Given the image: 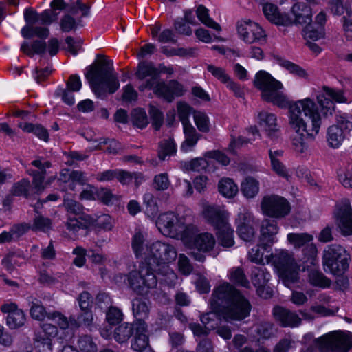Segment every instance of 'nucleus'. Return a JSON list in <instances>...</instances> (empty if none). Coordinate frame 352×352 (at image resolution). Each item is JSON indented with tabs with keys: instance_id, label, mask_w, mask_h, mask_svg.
<instances>
[{
	"instance_id": "a211bd4d",
	"label": "nucleus",
	"mask_w": 352,
	"mask_h": 352,
	"mask_svg": "<svg viewBox=\"0 0 352 352\" xmlns=\"http://www.w3.org/2000/svg\"><path fill=\"white\" fill-rule=\"evenodd\" d=\"M339 125H332L328 129L327 141L332 148H338L345 138V133L352 128V122L344 118L338 120Z\"/></svg>"
},
{
	"instance_id": "72a5a7b5",
	"label": "nucleus",
	"mask_w": 352,
	"mask_h": 352,
	"mask_svg": "<svg viewBox=\"0 0 352 352\" xmlns=\"http://www.w3.org/2000/svg\"><path fill=\"white\" fill-rule=\"evenodd\" d=\"M21 34L25 38H30L33 36H37L45 39L48 37L50 30L46 27L36 25H25L21 30Z\"/></svg>"
},
{
	"instance_id": "6ab92c4d",
	"label": "nucleus",
	"mask_w": 352,
	"mask_h": 352,
	"mask_svg": "<svg viewBox=\"0 0 352 352\" xmlns=\"http://www.w3.org/2000/svg\"><path fill=\"white\" fill-rule=\"evenodd\" d=\"M1 311L8 314L6 324L10 329H18L25 324V315L22 309L18 308L16 304L14 302L3 304L1 307Z\"/></svg>"
},
{
	"instance_id": "cd10ccee",
	"label": "nucleus",
	"mask_w": 352,
	"mask_h": 352,
	"mask_svg": "<svg viewBox=\"0 0 352 352\" xmlns=\"http://www.w3.org/2000/svg\"><path fill=\"white\" fill-rule=\"evenodd\" d=\"M292 12L296 23L305 25L311 22V8L304 3H295L292 8Z\"/></svg>"
},
{
	"instance_id": "39448f33",
	"label": "nucleus",
	"mask_w": 352,
	"mask_h": 352,
	"mask_svg": "<svg viewBox=\"0 0 352 352\" xmlns=\"http://www.w3.org/2000/svg\"><path fill=\"white\" fill-rule=\"evenodd\" d=\"M145 261L146 265L151 267V270L157 274H165L169 271L168 263L177 258L175 248L169 243L155 241L147 245Z\"/></svg>"
},
{
	"instance_id": "393cba45",
	"label": "nucleus",
	"mask_w": 352,
	"mask_h": 352,
	"mask_svg": "<svg viewBox=\"0 0 352 352\" xmlns=\"http://www.w3.org/2000/svg\"><path fill=\"white\" fill-rule=\"evenodd\" d=\"M258 123L263 127L268 137L276 139L279 136L280 131L276 123V116L274 113L261 111L258 115Z\"/></svg>"
},
{
	"instance_id": "f257e3e1",
	"label": "nucleus",
	"mask_w": 352,
	"mask_h": 352,
	"mask_svg": "<svg viewBox=\"0 0 352 352\" xmlns=\"http://www.w3.org/2000/svg\"><path fill=\"white\" fill-rule=\"evenodd\" d=\"M210 303L219 318L230 324L244 321L252 308L249 300L227 282L214 288Z\"/></svg>"
},
{
	"instance_id": "7ed1b4c3",
	"label": "nucleus",
	"mask_w": 352,
	"mask_h": 352,
	"mask_svg": "<svg viewBox=\"0 0 352 352\" xmlns=\"http://www.w3.org/2000/svg\"><path fill=\"white\" fill-rule=\"evenodd\" d=\"M87 70L85 77L98 98L104 99L108 94H113L119 89L118 76L111 60L104 59L89 66Z\"/></svg>"
},
{
	"instance_id": "9b49d317",
	"label": "nucleus",
	"mask_w": 352,
	"mask_h": 352,
	"mask_svg": "<svg viewBox=\"0 0 352 352\" xmlns=\"http://www.w3.org/2000/svg\"><path fill=\"white\" fill-rule=\"evenodd\" d=\"M334 217L341 233L344 236L352 235V208L349 199L337 203Z\"/></svg>"
},
{
	"instance_id": "774afa93",
	"label": "nucleus",
	"mask_w": 352,
	"mask_h": 352,
	"mask_svg": "<svg viewBox=\"0 0 352 352\" xmlns=\"http://www.w3.org/2000/svg\"><path fill=\"white\" fill-rule=\"evenodd\" d=\"M95 228L96 229L104 230L105 231L111 230L113 228L111 217L105 214L97 216Z\"/></svg>"
},
{
	"instance_id": "09e8293b",
	"label": "nucleus",
	"mask_w": 352,
	"mask_h": 352,
	"mask_svg": "<svg viewBox=\"0 0 352 352\" xmlns=\"http://www.w3.org/2000/svg\"><path fill=\"white\" fill-rule=\"evenodd\" d=\"M52 221L48 217H45L40 214L35 216L32 225V230L34 232H46L52 229Z\"/></svg>"
},
{
	"instance_id": "f3484780",
	"label": "nucleus",
	"mask_w": 352,
	"mask_h": 352,
	"mask_svg": "<svg viewBox=\"0 0 352 352\" xmlns=\"http://www.w3.org/2000/svg\"><path fill=\"white\" fill-rule=\"evenodd\" d=\"M237 223V232L240 238L245 241H252L255 237V226L257 224L253 214L248 212L239 214Z\"/></svg>"
},
{
	"instance_id": "5701e85b",
	"label": "nucleus",
	"mask_w": 352,
	"mask_h": 352,
	"mask_svg": "<svg viewBox=\"0 0 352 352\" xmlns=\"http://www.w3.org/2000/svg\"><path fill=\"white\" fill-rule=\"evenodd\" d=\"M203 215L215 230L228 223L225 212L218 206H206L203 210Z\"/></svg>"
},
{
	"instance_id": "4d7b16f0",
	"label": "nucleus",
	"mask_w": 352,
	"mask_h": 352,
	"mask_svg": "<svg viewBox=\"0 0 352 352\" xmlns=\"http://www.w3.org/2000/svg\"><path fill=\"white\" fill-rule=\"evenodd\" d=\"M96 198L105 205L113 204L116 197L108 188H100L96 191Z\"/></svg>"
},
{
	"instance_id": "6e6552de",
	"label": "nucleus",
	"mask_w": 352,
	"mask_h": 352,
	"mask_svg": "<svg viewBox=\"0 0 352 352\" xmlns=\"http://www.w3.org/2000/svg\"><path fill=\"white\" fill-rule=\"evenodd\" d=\"M351 333L333 331L316 340L322 351L347 352L352 347Z\"/></svg>"
},
{
	"instance_id": "e433bc0d",
	"label": "nucleus",
	"mask_w": 352,
	"mask_h": 352,
	"mask_svg": "<svg viewBox=\"0 0 352 352\" xmlns=\"http://www.w3.org/2000/svg\"><path fill=\"white\" fill-rule=\"evenodd\" d=\"M314 240V236L308 233H289L287 234V241L295 248L305 247Z\"/></svg>"
},
{
	"instance_id": "6e6d98bb",
	"label": "nucleus",
	"mask_w": 352,
	"mask_h": 352,
	"mask_svg": "<svg viewBox=\"0 0 352 352\" xmlns=\"http://www.w3.org/2000/svg\"><path fill=\"white\" fill-rule=\"evenodd\" d=\"M148 113L152 120V126L157 131L164 122L163 113L153 105L149 106Z\"/></svg>"
},
{
	"instance_id": "f8f14e48",
	"label": "nucleus",
	"mask_w": 352,
	"mask_h": 352,
	"mask_svg": "<svg viewBox=\"0 0 352 352\" xmlns=\"http://www.w3.org/2000/svg\"><path fill=\"white\" fill-rule=\"evenodd\" d=\"M238 33L241 38L248 43H253L265 40V34L262 28L250 19H243L238 22Z\"/></svg>"
},
{
	"instance_id": "8fccbe9b",
	"label": "nucleus",
	"mask_w": 352,
	"mask_h": 352,
	"mask_svg": "<svg viewBox=\"0 0 352 352\" xmlns=\"http://www.w3.org/2000/svg\"><path fill=\"white\" fill-rule=\"evenodd\" d=\"M278 63L283 67L285 68L291 74L296 75V76L302 78H307L308 74L302 67L300 65H296L288 60L282 58L278 59Z\"/></svg>"
},
{
	"instance_id": "680f3d73",
	"label": "nucleus",
	"mask_w": 352,
	"mask_h": 352,
	"mask_svg": "<svg viewBox=\"0 0 352 352\" xmlns=\"http://www.w3.org/2000/svg\"><path fill=\"white\" fill-rule=\"evenodd\" d=\"M43 332L48 336L42 338V343L46 344L50 350H52V340L49 337H55L58 334L57 327L52 324L45 323L42 326Z\"/></svg>"
},
{
	"instance_id": "3c124183",
	"label": "nucleus",
	"mask_w": 352,
	"mask_h": 352,
	"mask_svg": "<svg viewBox=\"0 0 352 352\" xmlns=\"http://www.w3.org/2000/svg\"><path fill=\"white\" fill-rule=\"evenodd\" d=\"M144 204L146 205L145 212L148 216L154 217L158 212L156 198L152 193L148 192L144 195Z\"/></svg>"
},
{
	"instance_id": "13d9d810",
	"label": "nucleus",
	"mask_w": 352,
	"mask_h": 352,
	"mask_svg": "<svg viewBox=\"0 0 352 352\" xmlns=\"http://www.w3.org/2000/svg\"><path fill=\"white\" fill-rule=\"evenodd\" d=\"M48 314L49 313L46 311L45 308L41 302L38 300L32 302L30 308V315L32 318L38 320H43L45 317L47 318Z\"/></svg>"
},
{
	"instance_id": "4c0bfd02",
	"label": "nucleus",
	"mask_w": 352,
	"mask_h": 352,
	"mask_svg": "<svg viewBox=\"0 0 352 352\" xmlns=\"http://www.w3.org/2000/svg\"><path fill=\"white\" fill-rule=\"evenodd\" d=\"M196 14L199 20L207 27L219 32L221 30L220 25L209 16V10L204 6H197Z\"/></svg>"
},
{
	"instance_id": "f03ea898",
	"label": "nucleus",
	"mask_w": 352,
	"mask_h": 352,
	"mask_svg": "<svg viewBox=\"0 0 352 352\" xmlns=\"http://www.w3.org/2000/svg\"><path fill=\"white\" fill-rule=\"evenodd\" d=\"M289 124L296 133L314 138L319 132L321 118L316 103L307 98L290 103Z\"/></svg>"
},
{
	"instance_id": "603ef678",
	"label": "nucleus",
	"mask_w": 352,
	"mask_h": 352,
	"mask_svg": "<svg viewBox=\"0 0 352 352\" xmlns=\"http://www.w3.org/2000/svg\"><path fill=\"white\" fill-rule=\"evenodd\" d=\"M63 206L67 212V216L79 217L83 212L82 204L73 199H64Z\"/></svg>"
},
{
	"instance_id": "c85d7f7f",
	"label": "nucleus",
	"mask_w": 352,
	"mask_h": 352,
	"mask_svg": "<svg viewBox=\"0 0 352 352\" xmlns=\"http://www.w3.org/2000/svg\"><path fill=\"white\" fill-rule=\"evenodd\" d=\"M135 331L136 322L133 323L124 322L115 329L113 337L118 343H124L129 340Z\"/></svg>"
},
{
	"instance_id": "c9c22d12",
	"label": "nucleus",
	"mask_w": 352,
	"mask_h": 352,
	"mask_svg": "<svg viewBox=\"0 0 352 352\" xmlns=\"http://www.w3.org/2000/svg\"><path fill=\"white\" fill-rule=\"evenodd\" d=\"M340 183L346 188L352 189V162H347L337 172Z\"/></svg>"
},
{
	"instance_id": "f704fd0d",
	"label": "nucleus",
	"mask_w": 352,
	"mask_h": 352,
	"mask_svg": "<svg viewBox=\"0 0 352 352\" xmlns=\"http://www.w3.org/2000/svg\"><path fill=\"white\" fill-rule=\"evenodd\" d=\"M94 320L93 314L91 309L81 310L77 317L70 316V326L78 328L80 326H90Z\"/></svg>"
},
{
	"instance_id": "a18cd8bd",
	"label": "nucleus",
	"mask_w": 352,
	"mask_h": 352,
	"mask_svg": "<svg viewBox=\"0 0 352 352\" xmlns=\"http://www.w3.org/2000/svg\"><path fill=\"white\" fill-rule=\"evenodd\" d=\"M176 151V145L173 140H163L159 143L158 157L161 160H165L166 157L175 155Z\"/></svg>"
},
{
	"instance_id": "9d476101",
	"label": "nucleus",
	"mask_w": 352,
	"mask_h": 352,
	"mask_svg": "<svg viewBox=\"0 0 352 352\" xmlns=\"http://www.w3.org/2000/svg\"><path fill=\"white\" fill-rule=\"evenodd\" d=\"M261 207L265 215L275 219L284 218L291 210L289 201L276 195L265 196L261 201Z\"/></svg>"
},
{
	"instance_id": "bf43d9fd",
	"label": "nucleus",
	"mask_w": 352,
	"mask_h": 352,
	"mask_svg": "<svg viewBox=\"0 0 352 352\" xmlns=\"http://www.w3.org/2000/svg\"><path fill=\"white\" fill-rule=\"evenodd\" d=\"M65 226L69 234L76 236L79 230H82V224L79 217H73L68 215Z\"/></svg>"
},
{
	"instance_id": "4be33fe9",
	"label": "nucleus",
	"mask_w": 352,
	"mask_h": 352,
	"mask_svg": "<svg viewBox=\"0 0 352 352\" xmlns=\"http://www.w3.org/2000/svg\"><path fill=\"white\" fill-rule=\"evenodd\" d=\"M261 5L264 16L270 22L282 25H289L292 23L287 15L280 12L276 5L271 3H263Z\"/></svg>"
},
{
	"instance_id": "0e129e2a",
	"label": "nucleus",
	"mask_w": 352,
	"mask_h": 352,
	"mask_svg": "<svg viewBox=\"0 0 352 352\" xmlns=\"http://www.w3.org/2000/svg\"><path fill=\"white\" fill-rule=\"evenodd\" d=\"M194 120L198 129L200 131L204 133L209 131V118L204 113L195 112Z\"/></svg>"
},
{
	"instance_id": "052dcab7",
	"label": "nucleus",
	"mask_w": 352,
	"mask_h": 352,
	"mask_svg": "<svg viewBox=\"0 0 352 352\" xmlns=\"http://www.w3.org/2000/svg\"><path fill=\"white\" fill-rule=\"evenodd\" d=\"M192 110V109L186 103L179 102L177 104L178 116L183 124V126L191 124L189 122L188 118Z\"/></svg>"
},
{
	"instance_id": "1a4fd4ad",
	"label": "nucleus",
	"mask_w": 352,
	"mask_h": 352,
	"mask_svg": "<svg viewBox=\"0 0 352 352\" xmlns=\"http://www.w3.org/2000/svg\"><path fill=\"white\" fill-rule=\"evenodd\" d=\"M156 226L162 234L173 238L182 232L184 237L188 236L189 232L195 229L193 226H188L183 230L177 216L173 212L161 214L156 221Z\"/></svg>"
},
{
	"instance_id": "e2e57ef3",
	"label": "nucleus",
	"mask_w": 352,
	"mask_h": 352,
	"mask_svg": "<svg viewBox=\"0 0 352 352\" xmlns=\"http://www.w3.org/2000/svg\"><path fill=\"white\" fill-rule=\"evenodd\" d=\"M168 342L173 348L181 346L185 342V336L182 332L170 329L168 331Z\"/></svg>"
},
{
	"instance_id": "473e14b6",
	"label": "nucleus",
	"mask_w": 352,
	"mask_h": 352,
	"mask_svg": "<svg viewBox=\"0 0 352 352\" xmlns=\"http://www.w3.org/2000/svg\"><path fill=\"white\" fill-rule=\"evenodd\" d=\"M241 191L246 198H253L259 192V183L253 177H246L241 183Z\"/></svg>"
},
{
	"instance_id": "dca6fc26",
	"label": "nucleus",
	"mask_w": 352,
	"mask_h": 352,
	"mask_svg": "<svg viewBox=\"0 0 352 352\" xmlns=\"http://www.w3.org/2000/svg\"><path fill=\"white\" fill-rule=\"evenodd\" d=\"M135 76L140 80L146 79L138 87L140 91H144L146 89H151L154 86L160 78V71L152 63H141L138 66Z\"/></svg>"
},
{
	"instance_id": "69168bd1",
	"label": "nucleus",
	"mask_w": 352,
	"mask_h": 352,
	"mask_svg": "<svg viewBox=\"0 0 352 352\" xmlns=\"http://www.w3.org/2000/svg\"><path fill=\"white\" fill-rule=\"evenodd\" d=\"M144 236L140 231H136L132 239V248L136 255L139 256L144 250Z\"/></svg>"
},
{
	"instance_id": "864d4df0",
	"label": "nucleus",
	"mask_w": 352,
	"mask_h": 352,
	"mask_svg": "<svg viewBox=\"0 0 352 352\" xmlns=\"http://www.w3.org/2000/svg\"><path fill=\"white\" fill-rule=\"evenodd\" d=\"M132 122L138 128L143 129L148 124L146 112L142 109H135L131 113Z\"/></svg>"
},
{
	"instance_id": "0eeeda50",
	"label": "nucleus",
	"mask_w": 352,
	"mask_h": 352,
	"mask_svg": "<svg viewBox=\"0 0 352 352\" xmlns=\"http://www.w3.org/2000/svg\"><path fill=\"white\" fill-rule=\"evenodd\" d=\"M151 267L143 262L140 264L138 271L134 270L129 273V285L135 293L142 294L146 292V289L157 286V280L155 274L156 272Z\"/></svg>"
},
{
	"instance_id": "5fc2aeb1",
	"label": "nucleus",
	"mask_w": 352,
	"mask_h": 352,
	"mask_svg": "<svg viewBox=\"0 0 352 352\" xmlns=\"http://www.w3.org/2000/svg\"><path fill=\"white\" fill-rule=\"evenodd\" d=\"M78 345L79 349L84 352L97 351V345L90 336L84 335L80 336L78 340Z\"/></svg>"
},
{
	"instance_id": "423d86ee",
	"label": "nucleus",
	"mask_w": 352,
	"mask_h": 352,
	"mask_svg": "<svg viewBox=\"0 0 352 352\" xmlns=\"http://www.w3.org/2000/svg\"><path fill=\"white\" fill-rule=\"evenodd\" d=\"M322 263L331 273L339 276L349 268V256L340 245L331 244L323 251Z\"/></svg>"
},
{
	"instance_id": "412c9836",
	"label": "nucleus",
	"mask_w": 352,
	"mask_h": 352,
	"mask_svg": "<svg viewBox=\"0 0 352 352\" xmlns=\"http://www.w3.org/2000/svg\"><path fill=\"white\" fill-rule=\"evenodd\" d=\"M278 232V227L275 220L265 219L261 226V245L264 248L270 246L275 242V236Z\"/></svg>"
},
{
	"instance_id": "4468645a",
	"label": "nucleus",
	"mask_w": 352,
	"mask_h": 352,
	"mask_svg": "<svg viewBox=\"0 0 352 352\" xmlns=\"http://www.w3.org/2000/svg\"><path fill=\"white\" fill-rule=\"evenodd\" d=\"M317 100L322 109L325 111V114H332L335 109L334 102H346L347 100L342 91L323 86L322 91L317 96Z\"/></svg>"
},
{
	"instance_id": "79ce46f5",
	"label": "nucleus",
	"mask_w": 352,
	"mask_h": 352,
	"mask_svg": "<svg viewBox=\"0 0 352 352\" xmlns=\"http://www.w3.org/2000/svg\"><path fill=\"white\" fill-rule=\"evenodd\" d=\"M219 192L224 197L231 198L238 192V186L230 178L221 179L218 185Z\"/></svg>"
},
{
	"instance_id": "aec40b11",
	"label": "nucleus",
	"mask_w": 352,
	"mask_h": 352,
	"mask_svg": "<svg viewBox=\"0 0 352 352\" xmlns=\"http://www.w3.org/2000/svg\"><path fill=\"white\" fill-rule=\"evenodd\" d=\"M273 314L275 319L283 327H295L301 323V318L298 315L283 307L277 306L274 308Z\"/></svg>"
},
{
	"instance_id": "ea45409f",
	"label": "nucleus",
	"mask_w": 352,
	"mask_h": 352,
	"mask_svg": "<svg viewBox=\"0 0 352 352\" xmlns=\"http://www.w3.org/2000/svg\"><path fill=\"white\" fill-rule=\"evenodd\" d=\"M12 193L15 196H23L27 198L35 192L30 181L28 179H23L14 184Z\"/></svg>"
},
{
	"instance_id": "b1692460",
	"label": "nucleus",
	"mask_w": 352,
	"mask_h": 352,
	"mask_svg": "<svg viewBox=\"0 0 352 352\" xmlns=\"http://www.w3.org/2000/svg\"><path fill=\"white\" fill-rule=\"evenodd\" d=\"M216 244L214 236L208 232H204L196 235L188 242L190 249H195L202 252L211 251Z\"/></svg>"
},
{
	"instance_id": "20e7f679",
	"label": "nucleus",
	"mask_w": 352,
	"mask_h": 352,
	"mask_svg": "<svg viewBox=\"0 0 352 352\" xmlns=\"http://www.w3.org/2000/svg\"><path fill=\"white\" fill-rule=\"evenodd\" d=\"M253 82L254 87L261 91V96L264 101L281 109H286L289 106L291 102L280 91L283 88V84L267 72H258Z\"/></svg>"
},
{
	"instance_id": "c03bdc74",
	"label": "nucleus",
	"mask_w": 352,
	"mask_h": 352,
	"mask_svg": "<svg viewBox=\"0 0 352 352\" xmlns=\"http://www.w3.org/2000/svg\"><path fill=\"white\" fill-rule=\"evenodd\" d=\"M303 32L304 37L307 41H317L324 35V27L321 25H316L311 23L306 24Z\"/></svg>"
},
{
	"instance_id": "338daca9",
	"label": "nucleus",
	"mask_w": 352,
	"mask_h": 352,
	"mask_svg": "<svg viewBox=\"0 0 352 352\" xmlns=\"http://www.w3.org/2000/svg\"><path fill=\"white\" fill-rule=\"evenodd\" d=\"M170 182L167 173H160L155 176L153 188L157 190L163 191L169 187Z\"/></svg>"
},
{
	"instance_id": "de8ad7c7",
	"label": "nucleus",
	"mask_w": 352,
	"mask_h": 352,
	"mask_svg": "<svg viewBox=\"0 0 352 352\" xmlns=\"http://www.w3.org/2000/svg\"><path fill=\"white\" fill-rule=\"evenodd\" d=\"M303 262L307 263V266H315L318 263L317 254L318 250L316 245L311 242L302 249Z\"/></svg>"
},
{
	"instance_id": "58836bf2",
	"label": "nucleus",
	"mask_w": 352,
	"mask_h": 352,
	"mask_svg": "<svg viewBox=\"0 0 352 352\" xmlns=\"http://www.w3.org/2000/svg\"><path fill=\"white\" fill-rule=\"evenodd\" d=\"M19 127L27 133H32L39 139L45 142L48 141L49 134L47 130L41 124H34L32 123H19Z\"/></svg>"
},
{
	"instance_id": "ddd939ff",
	"label": "nucleus",
	"mask_w": 352,
	"mask_h": 352,
	"mask_svg": "<svg viewBox=\"0 0 352 352\" xmlns=\"http://www.w3.org/2000/svg\"><path fill=\"white\" fill-rule=\"evenodd\" d=\"M151 90H153L155 95L163 98L168 102H173L175 97L181 96L184 94L182 85L177 80H171L166 83L160 78Z\"/></svg>"
},
{
	"instance_id": "7c9ffc66",
	"label": "nucleus",
	"mask_w": 352,
	"mask_h": 352,
	"mask_svg": "<svg viewBox=\"0 0 352 352\" xmlns=\"http://www.w3.org/2000/svg\"><path fill=\"white\" fill-rule=\"evenodd\" d=\"M185 140L181 145V149L184 152L191 151L197 144L200 135L197 133L196 129L192 124L184 126Z\"/></svg>"
},
{
	"instance_id": "37998d69",
	"label": "nucleus",
	"mask_w": 352,
	"mask_h": 352,
	"mask_svg": "<svg viewBox=\"0 0 352 352\" xmlns=\"http://www.w3.org/2000/svg\"><path fill=\"white\" fill-rule=\"evenodd\" d=\"M230 280L235 285L249 288L250 283L248 280L244 270L241 267H235L229 271Z\"/></svg>"
},
{
	"instance_id": "a878e982",
	"label": "nucleus",
	"mask_w": 352,
	"mask_h": 352,
	"mask_svg": "<svg viewBox=\"0 0 352 352\" xmlns=\"http://www.w3.org/2000/svg\"><path fill=\"white\" fill-rule=\"evenodd\" d=\"M135 332L134 338L131 342V347L133 350L138 352L150 346L149 338L146 334L147 325L145 322H136Z\"/></svg>"
},
{
	"instance_id": "2f4dec72",
	"label": "nucleus",
	"mask_w": 352,
	"mask_h": 352,
	"mask_svg": "<svg viewBox=\"0 0 352 352\" xmlns=\"http://www.w3.org/2000/svg\"><path fill=\"white\" fill-rule=\"evenodd\" d=\"M216 230L217 239L221 245L224 248L233 246L234 243L233 237L234 231L229 223L216 229Z\"/></svg>"
},
{
	"instance_id": "bb28decb",
	"label": "nucleus",
	"mask_w": 352,
	"mask_h": 352,
	"mask_svg": "<svg viewBox=\"0 0 352 352\" xmlns=\"http://www.w3.org/2000/svg\"><path fill=\"white\" fill-rule=\"evenodd\" d=\"M150 304L148 299L142 297H136L132 300L133 314L137 319L135 322H144V319L149 314Z\"/></svg>"
},
{
	"instance_id": "a19ab883",
	"label": "nucleus",
	"mask_w": 352,
	"mask_h": 352,
	"mask_svg": "<svg viewBox=\"0 0 352 352\" xmlns=\"http://www.w3.org/2000/svg\"><path fill=\"white\" fill-rule=\"evenodd\" d=\"M46 43L41 40H35L30 46L28 43L23 42L21 46V51L30 57H32L34 54H43L46 50Z\"/></svg>"
},
{
	"instance_id": "49530a36",
	"label": "nucleus",
	"mask_w": 352,
	"mask_h": 352,
	"mask_svg": "<svg viewBox=\"0 0 352 352\" xmlns=\"http://www.w3.org/2000/svg\"><path fill=\"white\" fill-rule=\"evenodd\" d=\"M308 278L309 283L314 286L325 288L329 287L331 285L329 279L314 268L309 271Z\"/></svg>"
},
{
	"instance_id": "c756f323",
	"label": "nucleus",
	"mask_w": 352,
	"mask_h": 352,
	"mask_svg": "<svg viewBox=\"0 0 352 352\" xmlns=\"http://www.w3.org/2000/svg\"><path fill=\"white\" fill-rule=\"evenodd\" d=\"M273 261L280 272L285 269L293 268L296 265L293 256L283 250L273 256Z\"/></svg>"
},
{
	"instance_id": "2eb2a0df",
	"label": "nucleus",
	"mask_w": 352,
	"mask_h": 352,
	"mask_svg": "<svg viewBox=\"0 0 352 352\" xmlns=\"http://www.w3.org/2000/svg\"><path fill=\"white\" fill-rule=\"evenodd\" d=\"M270 277V274L263 265L252 268L250 275L252 283L256 287L258 296L263 298H269L272 296V290L267 286Z\"/></svg>"
}]
</instances>
